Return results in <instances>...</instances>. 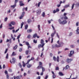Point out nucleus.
<instances>
[{"label": "nucleus", "instance_id": "f257e3e1", "mask_svg": "<svg viewBox=\"0 0 79 79\" xmlns=\"http://www.w3.org/2000/svg\"><path fill=\"white\" fill-rule=\"evenodd\" d=\"M39 65L36 68V69H40L42 68V72H44V71H45V68L43 67L42 63L41 62H39Z\"/></svg>", "mask_w": 79, "mask_h": 79}, {"label": "nucleus", "instance_id": "f03ea898", "mask_svg": "<svg viewBox=\"0 0 79 79\" xmlns=\"http://www.w3.org/2000/svg\"><path fill=\"white\" fill-rule=\"evenodd\" d=\"M63 18H61L60 19H59L58 21L60 24H63V25H64L67 23V21L66 20H63Z\"/></svg>", "mask_w": 79, "mask_h": 79}, {"label": "nucleus", "instance_id": "7ed1b4c3", "mask_svg": "<svg viewBox=\"0 0 79 79\" xmlns=\"http://www.w3.org/2000/svg\"><path fill=\"white\" fill-rule=\"evenodd\" d=\"M74 53V51L73 50H71L70 51V53L69 55H68V56L69 57H72L73 56V55Z\"/></svg>", "mask_w": 79, "mask_h": 79}, {"label": "nucleus", "instance_id": "20e7f679", "mask_svg": "<svg viewBox=\"0 0 79 79\" xmlns=\"http://www.w3.org/2000/svg\"><path fill=\"white\" fill-rule=\"evenodd\" d=\"M73 59H69V58H67V59L66 62L67 63H70L72 61H73Z\"/></svg>", "mask_w": 79, "mask_h": 79}, {"label": "nucleus", "instance_id": "39448f33", "mask_svg": "<svg viewBox=\"0 0 79 79\" xmlns=\"http://www.w3.org/2000/svg\"><path fill=\"white\" fill-rule=\"evenodd\" d=\"M25 52L26 55H29L31 53V51L30 50H26Z\"/></svg>", "mask_w": 79, "mask_h": 79}, {"label": "nucleus", "instance_id": "423d86ee", "mask_svg": "<svg viewBox=\"0 0 79 79\" xmlns=\"http://www.w3.org/2000/svg\"><path fill=\"white\" fill-rule=\"evenodd\" d=\"M18 0H15V3L14 5L11 6V8H15V7H16V3L18 2Z\"/></svg>", "mask_w": 79, "mask_h": 79}, {"label": "nucleus", "instance_id": "0eeeda50", "mask_svg": "<svg viewBox=\"0 0 79 79\" xmlns=\"http://www.w3.org/2000/svg\"><path fill=\"white\" fill-rule=\"evenodd\" d=\"M24 15H25V12H24V11H23L21 16L19 17L20 19H23V17H24Z\"/></svg>", "mask_w": 79, "mask_h": 79}, {"label": "nucleus", "instance_id": "6e6552de", "mask_svg": "<svg viewBox=\"0 0 79 79\" xmlns=\"http://www.w3.org/2000/svg\"><path fill=\"white\" fill-rule=\"evenodd\" d=\"M45 45V44H44L42 45L41 44H40L38 45V48H42L44 47V46Z\"/></svg>", "mask_w": 79, "mask_h": 79}, {"label": "nucleus", "instance_id": "1a4fd4ad", "mask_svg": "<svg viewBox=\"0 0 79 79\" xmlns=\"http://www.w3.org/2000/svg\"><path fill=\"white\" fill-rule=\"evenodd\" d=\"M59 48V47H60V46L59 44L58 45L57 44H56L55 46H52V48Z\"/></svg>", "mask_w": 79, "mask_h": 79}, {"label": "nucleus", "instance_id": "9d476101", "mask_svg": "<svg viewBox=\"0 0 79 79\" xmlns=\"http://www.w3.org/2000/svg\"><path fill=\"white\" fill-rule=\"evenodd\" d=\"M34 60V58L33 57H31V59H29L27 60V63H26V64H29L30 61H31V60Z\"/></svg>", "mask_w": 79, "mask_h": 79}, {"label": "nucleus", "instance_id": "9b49d317", "mask_svg": "<svg viewBox=\"0 0 79 79\" xmlns=\"http://www.w3.org/2000/svg\"><path fill=\"white\" fill-rule=\"evenodd\" d=\"M15 58H12V60H10V63L11 64L12 63H15Z\"/></svg>", "mask_w": 79, "mask_h": 79}, {"label": "nucleus", "instance_id": "f8f14e48", "mask_svg": "<svg viewBox=\"0 0 79 79\" xmlns=\"http://www.w3.org/2000/svg\"><path fill=\"white\" fill-rule=\"evenodd\" d=\"M23 1H19V5L20 6H24V4L23 3Z\"/></svg>", "mask_w": 79, "mask_h": 79}, {"label": "nucleus", "instance_id": "ddd939ff", "mask_svg": "<svg viewBox=\"0 0 79 79\" xmlns=\"http://www.w3.org/2000/svg\"><path fill=\"white\" fill-rule=\"evenodd\" d=\"M27 22L28 24H30L31 23H32V20L29 19L27 20Z\"/></svg>", "mask_w": 79, "mask_h": 79}, {"label": "nucleus", "instance_id": "4468645a", "mask_svg": "<svg viewBox=\"0 0 79 79\" xmlns=\"http://www.w3.org/2000/svg\"><path fill=\"white\" fill-rule=\"evenodd\" d=\"M32 29H28L27 30L28 33H31V32H32Z\"/></svg>", "mask_w": 79, "mask_h": 79}, {"label": "nucleus", "instance_id": "2eb2a0df", "mask_svg": "<svg viewBox=\"0 0 79 79\" xmlns=\"http://www.w3.org/2000/svg\"><path fill=\"white\" fill-rule=\"evenodd\" d=\"M37 14H40L41 13V10H38L36 11Z\"/></svg>", "mask_w": 79, "mask_h": 79}, {"label": "nucleus", "instance_id": "dca6fc26", "mask_svg": "<svg viewBox=\"0 0 79 79\" xmlns=\"http://www.w3.org/2000/svg\"><path fill=\"white\" fill-rule=\"evenodd\" d=\"M22 77V75L19 76L15 77L17 79H20Z\"/></svg>", "mask_w": 79, "mask_h": 79}, {"label": "nucleus", "instance_id": "f3484780", "mask_svg": "<svg viewBox=\"0 0 79 79\" xmlns=\"http://www.w3.org/2000/svg\"><path fill=\"white\" fill-rule=\"evenodd\" d=\"M59 76H63L64 75V74H63L62 72H60L59 73Z\"/></svg>", "mask_w": 79, "mask_h": 79}, {"label": "nucleus", "instance_id": "a211bd4d", "mask_svg": "<svg viewBox=\"0 0 79 79\" xmlns=\"http://www.w3.org/2000/svg\"><path fill=\"white\" fill-rule=\"evenodd\" d=\"M59 46H60V47H62L63 45H64V43H63V42H61L60 43V44H59Z\"/></svg>", "mask_w": 79, "mask_h": 79}, {"label": "nucleus", "instance_id": "6ab92c4d", "mask_svg": "<svg viewBox=\"0 0 79 79\" xmlns=\"http://www.w3.org/2000/svg\"><path fill=\"white\" fill-rule=\"evenodd\" d=\"M77 33V34H79V27H77V30L76 31Z\"/></svg>", "mask_w": 79, "mask_h": 79}, {"label": "nucleus", "instance_id": "aec40b11", "mask_svg": "<svg viewBox=\"0 0 79 79\" xmlns=\"http://www.w3.org/2000/svg\"><path fill=\"white\" fill-rule=\"evenodd\" d=\"M32 66V64H28L27 65V68H31V66Z\"/></svg>", "mask_w": 79, "mask_h": 79}, {"label": "nucleus", "instance_id": "412c9836", "mask_svg": "<svg viewBox=\"0 0 79 79\" xmlns=\"http://www.w3.org/2000/svg\"><path fill=\"white\" fill-rule=\"evenodd\" d=\"M17 48H18V45H16L15 46V47H13V50H16V49H17Z\"/></svg>", "mask_w": 79, "mask_h": 79}, {"label": "nucleus", "instance_id": "4be33fe9", "mask_svg": "<svg viewBox=\"0 0 79 79\" xmlns=\"http://www.w3.org/2000/svg\"><path fill=\"white\" fill-rule=\"evenodd\" d=\"M37 33H35L34 34L33 36V38H35V37H37Z\"/></svg>", "mask_w": 79, "mask_h": 79}, {"label": "nucleus", "instance_id": "5701e85b", "mask_svg": "<svg viewBox=\"0 0 79 79\" xmlns=\"http://www.w3.org/2000/svg\"><path fill=\"white\" fill-rule=\"evenodd\" d=\"M15 55H16V54H15V52H13L11 55L12 56H13Z\"/></svg>", "mask_w": 79, "mask_h": 79}, {"label": "nucleus", "instance_id": "b1692460", "mask_svg": "<svg viewBox=\"0 0 79 79\" xmlns=\"http://www.w3.org/2000/svg\"><path fill=\"white\" fill-rule=\"evenodd\" d=\"M11 24H12V25H15L16 24V23L14 22H10Z\"/></svg>", "mask_w": 79, "mask_h": 79}, {"label": "nucleus", "instance_id": "393cba45", "mask_svg": "<svg viewBox=\"0 0 79 79\" xmlns=\"http://www.w3.org/2000/svg\"><path fill=\"white\" fill-rule=\"evenodd\" d=\"M69 4H67L64 6V8H68V7H69Z\"/></svg>", "mask_w": 79, "mask_h": 79}, {"label": "nucleus", "instance_id": "a878e982", "mask_svg": "<svg viewBox=\"0 0 79 79\" xmlns=\"http://www.w3.org/2000/svg\"><path fill=\"white\" fill-rule=\"evenodd\" d=\"M22 63H23V67H25V66H26V64H25V63H24V61H23L22 62Z\"/></svg>", "mask_w": 79, "mask_h": 79}, {"label": "nucleus", "instance_id": "bb28decb", "mask_svg": "<svg viewBox=\"0 0 79 79\" xmlns=\"http://www.w3.org/2000/svg\"><path fill=\"white\" fill-rule=\"evenodd\" d=\"M41 44H44V41L43 39L41 40Z\"/></svg>", "mask_w": 79, "mask_h": 79}, {"label": "nucleus", "instance_id": "cd10ccee", "mask_svg": "<svg viewBox=\"0 0 79 79\" xmlns=\"http://www.w3.org/2000/svg\"><path fill=\"white\" fill-rule=\"evenodd\" d=\"M31 35L30 34L28 35L27 36V38L28 39H31Z\"/></svg>", "mask_w": 79, "mask_h": 79}, {"label": "nucleus", "instance_id": "c85d7f7f", "mask_svg": "<svg viewBox=\"0 0 79 79\" xmlns=\"http://www.w3.org/2000/svg\"><path fill=\"white\" fill-rule=\"evenodd\" d=\"M40 25H38V29L39 31H40Z\"/></svg>", "mask_w": 79, "mask_h": 79}, {"label": "nucleus", "instance_id": "c756f323", "mask_svg": "<svg viewBox=\"0 0 79 79\" xmlns=\"http://www.w3.org/2000/svg\"><path fill=\"white\" fill-rule=\"evenodd\" d=\"M23 25H24V23L22 22V23H21V28L22 29V28H23Z\"/></svg>", "mask_w": 79, "mask_h": 79}, {"label": "nucleus", "instance_id": "7c9ffc66", "mask_svg": "<svg viewBox=\"0 0 79 79\" xmlns=\"http://www.w3.org/2000/svg\"><path fill=\"white\" fill-rule=\"evenodd\" d=\"M69 68V65H66V66L65 67V69H68V68Z\"/></svg>", "mask_w": 79, "mask_h": 79}, {"label": "nucleus", "instance_id": "2f4dec72", "mask_svg": "<svg viewBox=\"0 0 79 79\" xmlns=\"http://www.w3.org/2000/svg\"><path fill=\"white\" fill-rule=\"evenodd\" d=\"M25 44L26 45H27V46L29 45V44L28 42H25Z\"/></svg>", "mask_w": 79, "mask_h": 79}, {"label": "nucleus", "instance_id": "473e14b6", "mask_svg": "<svg viewBox=\"0 0 79 79\" xmlns=\"http://www.w3.org/2000/svg\"><path fill=\"white\" fill-rule=\"evenodd\" d=\"M53 60L55 61H56V57L55 56L53 57Z\"/></svg>", "mask_w": 79, "mask_h": 79}, {"label": "nucleus", "instance_id": "72a5a7b5", "mask_svg": "<svg viewBox=\"0 0 79 79\" xmlns=\"http://www.w3.org/2000/svg\"><path fill=\"white\" fill-rule=\"evenodd\" d=\"M59 59H60L59 56H57V62H59Z\"/></svg>", "mask_w": 79, "mask_h": 79}, {"label": "nucleus", "instance_id": "f704fd0d", "mask_svg": "<svg viewBox=\"0 0 79 79\" xmlns=\"http://www.w3.org/2000/svg\"><path fill=\"white\" fill-rule=\"evenodd\" d=\"M15 28L14 27H12L9 28V29H10V30H12V29H14Z\"/></svg>", "mask_w": 79, "mask_h": 79}, {"label": "nucleus", "instance_id": "c9c22d12", "mask_svg": "<svg viewBox=\"0 0 79 79\" xmlns=\"http://www.w3.org/2000/svg\"><path fill=\"white\" fill-rule=\"evenodd\" d=\"M28 27V25H27L25 26V29H27V28Z\"/></svg>", "mask_w": 79, "mask_h": 79}, {"label": "nucleus", "instance_id": "e433bc0d", "mask_svg": "<svg viewBox=\"0 0 79 79\" xmlns=\"http://www.w3.org/2000/svg\"><path fill=\"white\" fill-rule=\"evenodd\" d=\"M54 35H55V34H54L53 33H52L51 35V37L52 38H53V36H54Z\"/></svg>", "mask_w": 79, "mask_h": 79}, {"label": "nucleus", "instance_id": "4c0bfd02", "mask_svg": "<svg viewBox=\"0 0 79 79\" xmlns=\"http://www.w3.org/2000/svg\"><path fill=\"white\" fill-rule=\"evenodd\" d=\"M42 16H43V17H45V12H43V14H42Z\"/></svg>", "mask_w": 79, "mask_h": 79}, {"label": "nucleus", "instance_id": "58836bf2", "mask_svg": "<svg viewBox=\"0 0 79 79\" xmlns=\"http://www.w3.org/2000/svg\"><path fill=\"white\" fill-rule=\"evenodd\" d=\"M40 4H41V2H39L38 4V7H39V6H40Z\"/></svg>", "mask_w": 79, "mask_h": 79}, {"label": "nucleus", "instance_id": "ea45409f", "mask_svg": "<svg viewBox=\"0 0 79 79\" xmlns=\"http://www.w3.org/2000/svg\"><path fill=\"white\" fill-rule=\"evenodd\" d=\"M74 5H75V4L73 3L72 6V9H73V8H74Z\"/></svg>", "mask_w": 79, "mask_h": 79}, {"label": "nucleus", "instance_id": "a19ab883", "mask_svg": "<svg viewBox=\"0 0 79 79\" xmlns=\"http://www.w3.org/2000/svg\"><path fill=\"white\" fill-rule=\"evenodd\" d=\"M6 58V59H8V54H7Z\"/></svg>", "mask_w": 79, "mask_h": 79}, {"label": "nucleus", "instance_id": "79ce46f5", "mask_svg": "<svg viewBox=\"0 0 79 79\" xmlns=\"http://www.w3.org/2000/svg\"><path fill=\"white\" fill-rule=\"evenodd\" d=\"M55 70L56 71H57V70H59V68L58 67H56V68Z\"/></svg>", "mask_w": 79, "mask_h": 79}, {"label": "nucleus", "instance_id": "37998d69", "mask_svg": "<svg viewBox=\"0 0 79 79\" xmlns=\"http://www.w3.org/2000/svg\"><path fill=\"white\" fill-rule=\"evenodd\" d=\"M32 48V47L30 46H28V48L27 49L29 50V48Z\"/></svg>", "mask_w": 79, "mask_h": 79}, {"label": "nucleus", "instance_id": "c03bdc74", "mask_svg": "<svg viewBox=\"0 0 79 79\" xmlns=\"http://www.w3.org/2000/svg\"><path fill=\"white\" fill-rule=\"evenodd\" d=\"M21 36V35L19 34L17 37V39H19V37H20V36Z\"/></svg>", "mask_w": 79, "mask_h": 79}, {"label": "nucleus", "instance_id": "a18cd8bd", "mask_svg": "<svg viewBox=\"0 0 79 79\" xmlns=\"http://www.w3.org/2000/svg\"><path fill=\"white\" fill-rule=\"evenodd\" d=\"M56 34L57 37H58V38L59 39H60V36H59V35H58V33H57Z\"/></svg>", "mask_w": 79, "mask_h": 79}, {"label": "nucleus", "instance_id": "49530a36", "mask_svg": "<svg viewBox=\"0 0 79 79\" xmlns=\"http://www.w3.org/2000/svg\"><path fill=\"white\" fill-rule=\"evenodd\" d=\"M56 77V75H55V74L52 75L53 78H55Z\"/></svg>", "mask_w": 79, "mask_h": 79}, {"label": "nucleus", "instance_id": "de8ad7c7", "mask_svg": "<svg viewBox=\"0 0 79 79\" xmlns=\"http://www.w3.org/2000/svg\"><path fill=\"white\" fill-rule=\"evenodd\" d=\"M33 42L35 44H36L37 43V40H33Z\"/></svg>", "mask_w": 79, "mask_h": 79}, {"label": "nucleus", "instance_id": "09e8293b", "mask_svg": "<svg viewBox=\"0 0 79 79\" xmlns=\"http://www.w3.org/2000/svg\"><path fill=\"white\" fill-rule=\"evenodd\" d=\"M9 77H10V76L8 75L7 74L6 75V78H7V79H9Z\"/></svg>", "mask_w": 79, "mask_h": 79}, {"label": "nucleus", "instance_id": "8fccbe9b", "mask_svg": "<svg viewBox=\"0 0 79 79\" xmlns=\"http://www.w3.org/2000/svg\"><path fill=\"white\" fill-rule=\"evenodd\" d=\"M7 52H8V49H6L5 52V53H7Z\"/></svg>", "mask_w": 79, "mask_h": 79}, {"label": "nucleus", "instance_id": "3c124183", "mask_svg": "<svg viewBox=\"0 0 79 79\" xmlns=\"http://www.w3.org/2000/svg\"><path fill=\"white\" fill-rule=\"evenodd\" d=\"M22 51H23V49H22V48H20L19 49V52H21Z\"/></svg>", "mask_w": 79, "mask_h": 79}, {"label": "nucleus", "instance_id": "603ef678", "mask_svg": "<svg viewBox=\"0 0 79 79\" xmlns=\"http://www.w3.org/2000/svg\"><path fill=\"white\" fill-rule=\"evenodd\" d=\"M76 25L77 26H79V22H77L76 23Z\"/></svg>", "mask_w": 79, "mask_h": 79}, {"label": "nucleus", "instance_id": "864d4df0", "mask_svg": "<svg viewBox=\"0 0 79 79\" xmlns=\"http://www.w3.org/2000/svg\"><path fill=\"white\" fill-rule=\"evenodd\" d=\"M44 55V53L43 52H42L41 53V56H40V57H42L43 55Z\"/></svg>", "mask_w": 79, "mask_h": 79}, {"label": "nucleus", "instance_id": "5fc2aeb1", "mask_svg": "<svg viewBox=\"0 0 79 79\" xmlns=\"http://www.w3.org/2000/svg\"><path fill=\"white\" fill-rule=\"evenodd\" d=\"M56 12H58L59 11H60V10H59V9L57 8L56 10Z\"/></svg>", "mask_w": 79, "mask_h": 79}, {"label": "nucleus", "instance_id": "6e6d98bb", "mask_svg": "<svg viewBox=\"0 0 79 79\" xmlns=\"http://www.w3.org/2000/svg\"><path fill=\"white\" fill-rule=\"evenodd\" d=\"M7 20H8V18H7V17H6L5 19V21H7Z\"/></svg>", "mask_w": 79, "mask_h": 79}, {"label": "nucleus", "instance_id": "4d7b16f0", "mask_svg": "<svg viewBox=\"0 0 79 79\" xmlns=\"http://www.w3.org/2000/svg\"><path fill=\"white\" fill-rule=\"evenodd\" d=\"M11 24H11L10 23L9 24V27H12V26L11 25Z\"/></svg>", "mask_w": 79, "mask_h": 79}, {"label": "nucleus", "instance_id": "13d9d810", "mask_svg": "<svg viewBox=\"0 0 79 79\" xmlns=\"http://www.w3.org/2000/svg\"><path fill=\"white\" fill-rule=\"evenodd\" d=\"M70 47H71V48H74V45H71L70 46Z\"/></svg>", "mask_w": 79, "mask_h": 79}, {"label": "nucleus", "instance_id": "bf43d9fd", "mask_svg": "<svg viewBox=\"0 0 79 79\" xmlns=\"http://www.w3.org/2000/svg\"><path fill=\"white\" fill-rule=\"evenodd\" d=\"M53 56V54H52V53H50V57H52Z\"/></svg>", "mask_w": 79, "mask_h": 79}, {"label": "nucleus", "instance_id": "052dcab7", "mask_svg": "<svg viewBox=\"0 0 79 79\" xmlns=\"http://www.w3.org/2000/svg\"><path fill=\"white\" fill-rule=\"evenodd\" d=\"M64 19H68V17L66 16H65L64 17Z\"/></svg>", "mask_w": 79, "mask_h": 79}, {"label": "nucleus", "instance_id": "680f3d73", "mask_svg": "<svg viewBox=\"0 0 79 79\" xmlns=\"http://www.w3.org/2000/svg\"><path fill=\"white\" fill-rule=\"evenodd\" d=\"M9 72H12V69H9Z\"/></svg>", "mask_w": 79, "mask_h": 79}, {"label": "nucleus", "instance_id": "e2e57ef3", "mask_svg": "<svg viewBox=\"0 0 79 79\" xmlns=\"http://www.w3.org/2000/svg\"><path fill=\"white\" fill-rule=\"evenodd\" d=\"M19 67H20V68H22V65H21V63H19Z\"/></svg>", "mask_w": 79, "mask_h": 79}, {"label": "nucleus", "instance_id": "0e129e2a", "mask_svg": "<svg viewBox=\"0 0 79 79\" xmlns=\"http://www.w3.org/2000/svg\"><path fill=\"white\" fill-rule=\"evenodd\" d=\"M56 12H57L56 10H54L53 11V13H56Z\"/></svg>", "mask_w": 79, "mask_h": 79}, {"label": "nucleus", "instance_id": "69168bd1", "mask_svg": "<svg viewBox=\"0 0 79 79\" xmlns=\"http://www.w3.org/2000/svg\"><path fill=\"white\" fill-rule=\"evenodd\" d=\"M65 11V9H64L63 10H61L62 12H64Z\"/></svg>", "mask_w": 79, "mask_h": 79}, {"label": "nucleus", "instance_id": "338daca9", "mask_svg": "<svg viewBox=\"0 0 79 79\" xmlns=\"http://www.w3.org/2000/svg\"><path fill=\"white\" fill-rule=\"evenodd\" d=\"M37 79H40V77L38 76L37 77Z\"/></svg>", "mask_w": 79, "mask_h": 79}, {"label": "nucleus", "instance_id": "774afa93", "mask_svg": "<svg viewBox=\"0 0 79 79\" xmlns=\"http://www.w3.org/2000/svg\"><path fill=\"white\" fill-rule=\"evenodd\" d=\"M76 6H79V3L78 2L76 4Z\"/></svg>", "mask_w": 79, "mask_h": 79}]
</instances>
